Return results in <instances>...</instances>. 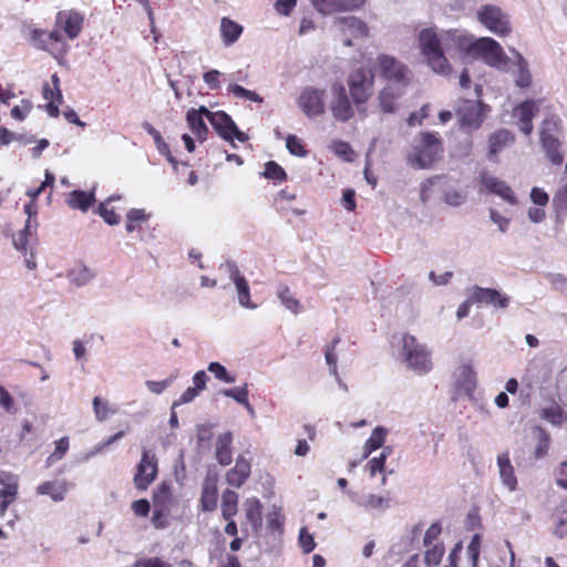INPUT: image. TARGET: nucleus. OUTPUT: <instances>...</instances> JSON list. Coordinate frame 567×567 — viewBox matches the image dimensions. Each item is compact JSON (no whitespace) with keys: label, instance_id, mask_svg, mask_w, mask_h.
Returning a JSON list of instances; mask_svg holds the SVG:
<instances>
[{"label":"nucleus","instance_id":"f257e3e1","mask_svg":"<svg viewBox=\"0 0 567 567\" xmlns=\"http://www.w3.org/2000/svg\"><path fill=\"white\" fill-rule=\"evenodd\" d=\"M443 152V141L439 133L421 132L416 136L408 159L413 167L427 169L442 158Z\"/></svg>","mask_w":567,"mask_h":567},{"label":"nucleus","instance_id":"f03ea898","mask_svg":"<svg viewBox=\"0 0 567 567\" xmlns=\"http://www.w3.org/2000/svg\"><path fill=\"white\" fill-rule=\"evenodd\" d=\"M419 47L430 68L437 74L449 75L451 64L443 50L442 40L432 28L423 29L419 34Z\"/></svg>","mask_w":567,"mask_h":567},{"label":"nucleus","instance_id":"7ed1b4c3","mask_svg":"<svg viewBox=\"0 0 567 567\" xmlns=\"http://www.w3.org/2000/svg\"><path fill=\"white\" fill-rule=\"evenodd\" d=\"M347 83L353 104L360 109L372 96L374 72L370 68L359 66L350 72Z\"/></svg>","mask_w":567,"mask_h":567},{"label":"nucleus","instance_id":"20e7f679","mask_svg":"<svg viewBox=\"0 0 567 567\" xmlns=\"http://www.w3.org/2000/svg\"><path fill=\"white\" fill-rule=\"evenodd\" d=\"M559 134L560 120L555 115L546 117L540 126V144L548 159L556 166L561 165L564 162V155L560 152Z\"/></svg>","mask_w":567,"mask_h":567},{"label":"nucleus","instance_id":"39448f33","mask_svg":"<svg viewBox=\"0 0 567 567\" xmlns=\"http://www.w3.org/2000/svg\"><path fill=\"white\" fill-rule=\"evenodd\" d=\"M489 111V105L482 101H463L455 111L460 128L468 134L477 131Z\"/></svg>","mask_w":567,"mask_h":567},{"label":"nucleus","instance_id":"423d86ee","mask_svg":"<svg viewBox=\"0 0 567 567\" xmlns=\"http://www.w3.org/2000/svg\"><path fill=\"white\" fill-rule=\"evenodd\" d=\"M404 361L417 373H426L432 368L431 354L424 344L417 342L414 336L409 333L402 338Z\"/></svg>","mask_w":567,"mask_h":567},{"label":"nucleus","instance_id":"0eeeda50","mask_svg":"<svg viewBox=\"0 0 567 567\" xmlns=\"http://www.w3.org/2000/svg\"><path fill=\"white\" fill-rule=\"evenodd\" d=\"M379 73L388 83L410 85L411 72L409 68L396 58L389 54H380L377 58Z\"/></svg>","mask_w":567,"mask_h":567},{"label":"nucleus","instance_id":"6e6552de","mask_svg":"<svg viewBox=\"0 0 567 567\" xmlns=\"http://www.w3.org/2000/svg\"><path fill=\"white\" fill-rule=\"evenodd\" d=\"M477 20L498 37H506L512 31L507 14L494 4L482 6L477 11Z\"/></svg>","mask_w":567,"mask_h":567},{"label":"nucleus","instance_id":"1a4fd4ad","mask_svg":"<svg viewBox=\"0 0 567 567\" xmlns=\"http://www.w3.org/2000/svg\"><path fill=\"white\" fill-rule=\"evenodd\" d=\"M158 461L150 450H143L141 460L136 465L133 482L137 491L144 492L157 476Z\"/></svg>","mask_w":567,"mask_h":567},{"label":"nucleus","instance_id":"9d476101","mask_svg":"<svg viewBox=\"0 0 567 567\" xmlns=\"http://www.w3.org/2000/svg\"><path fill=\"white\" fill-rule=\"evenodd\" d=\"M468 51L481 56L491 66L505 64L506 58L501 44L492 38H481L468 45Z\"/></svg>","mask_w":567,"mask_h":567},{"label":"nucleus","instance_id":"9b49d317","mask_svg":"<svg viewBox=\"0 0 567 567\" xmlns=\"http://www.w3.org/2000/svg\"><path fill=\"white\" fill-rule=\"evenodd\" d=\"M209 123L217 134L227 142L233 143L234 138L239 142H247L248 135L241 132L233 118L224 111L212 112Z\"/></svg>","mask_w":567,"mask_h":567},{"label":"nucleus","instance_id":"f8f14e48","mask_svg":"<svg viewBox=\"0 0 567 567\" xmlns=\"http://www.w3.org/2000/svg\"><path fill=\"white\" fill-rule=\"evenodd\" d=\"M326 91L316 87H306L298 97V105L308 117H317L324 113Z\"/></svg>","mask_w":567,"mask_h":567},{"label":"nucleus","instance_id":"ddd939ff","mask_svg":"<svg viewBox=\"0 0 567 567\" xmlns=\"http://www.w3.org/2000/svg\"><path fill=\"white\" fill-rule=\"evenodd\" d=\"M32 40L38 49L48 51L52 54H62L66 51L68 45L58 29L52 31L35 29L32 32Z\"/></svg>","mask_w":567,"mask_h":567},{"label":"nucleus","instance_id":"4468645a","mask_svg":"<svg viewBox=\"0 0 567 567\" xmlns=\"http://www.w3.org/2000/svg\"><path fill=\"white\" fill-rule=\"evenodd\" d=\"M333 99L330 103V110L336 121L346 123L354 116V111L351 104L346 87L342 84L334 85Z\"/></svg>","mask_w":567,"mask_h":567},{"label":"nucleus","instance_id":"2eb2a0df","mask_svg":"<svg viewBox=\"0 0 567 567\" xmlns=\"http://www.w3.org/2000/svg\"><path fill=\"white\" fill-rule=\"evenodd\" d=\"M42 96L47 101L45 111L48 115L54 118L59 117L63 95L60 89V78L56 73L51 75V82L43 83Z\"/></svg>","mask_w":567,"mask_h":567},{"label":"nucleus","instance_id":"dca6fc26","mask_svg":"<svg viewBox=\"0 0 567 567\" xmlns=\"http://www.w3.org/2000/svg\"><path fill=\"white\" fill-rule=\"evenodd\" d=\"M337 23L342 34L347 37L343 41L344 45L347 47L352 45L351 38L364 39L369 37L370 30L368 24L357 17H341L337 20Z\"/></svg>","mask_w":567,"mask_h":567},{"label":"nucleus","instance_id":"f3484780","mask_svg":"<svg viewBox=\"0 0 567 567\" xmlns=\"http://www.w3.org/2000/svg\"><path fill=\"white\" fill-rule=\"evenodd\" d=\"M313 8L323 16L360 10L365 0H310Z\"/></svg>","mask_w":567,"mask_h":567},{"label":"nucleus","instance_id":"a211bd4d","mask_svg":"<svg viewBox=\"0 0 567 567\" xmlns=\"http://www.w3.org/2000/svg\"><path fill=\"white\" fill-rule=\"evenodd\" d=\"M84 16L76 10L60 11L56 14L55 27L63 30L71 40L79 37L83 29Z\"/></svg>","mask_w":567,"mask_h":567},{"label":"nucleus","instance_id":"6ab92c4d","mask_svg":"<svg viewBox=\"0 0 567 567\" xmlns=\"http://www.w3.org/2000/svg\"><path fill=\"white\" fill-rule=\"evenodd\" d=\"M409 85L386 83L378 94V102L381 111L392 114L396 111V102L405 93Z\"/></svg>","mask_w":567,"mask_h":567},{"label":"nucleus","instance_id":"aec40b11","mask_svg":"<svg viewBox=\"0 0 567 567\" xmlns=\"http://www.w3.org/2000/svg\"><path fill=\"white\" fill-rule=\"evenodd\" d=\"M472 301L476 303H485L495 308H507L509 305V298L501 291L493 288H482L474 286L472 289Z\"/></svg>","mask_w":567,"mask_h":567},{"label":"nucleus","instance_id":"412c9836","mask_svg":"<svg viewBox=\"0 0 567 567\" xmlns=\"http://www.w3.org/2000/svg\"><path fill=\"white\" fill-rule=\"evenodd\" d=\"M515 142L514 134L502 128L494 133H492L488 136V151H487V158L491 162H498V155L506 150L507 147L512 146Z\"/></svg>","mask_w":567,"mask_h":567},{"label":"nucleus","instance_id":"4be33fe9","mask_svg":"<svg viewBox=\"0 0 567 567\" xmlns=\"http://www.w3.org/2000/svg\"><path fill=\"white\" fill-rule=\"evenodd\" d=\"M537 102L534 100H526L514 109V116L518 120V127L520 132L530 135L534 128L533 118L538 113Z\"/></svg>","mask_w":567,"mask_h":567},{"label":"nucleus","instance_id":"5701e85b","mask_svg":"<svg viewBox=\"0 0 567 567\" xmlns=\"http://www.w3.org/2000/svg\"><path fill=\"white\" fill-rule=\"evenodd\" d=\"M210 114L212 112L205 106H200L198 110L190 109L186 113L188 127L200 141L205 140L208 133V127L203 120V115H206L209 120Z\"/></svg>","mask_w":567,"mask_h":567},{"label":"nucleus","instance_id":"b1692460","mask_svg":"<svg viewBox=\"0 0 567 567\" xmlns=\"http://www.w3.org/2000/svg\"><path fill=\"white\" fill-rule=\"evenodd\" d=\"M230 279L236 287L239 305L244 308L255 309L257 305L250 299L249 285L237 267L231 269Z\"/></svg>","mask_w":567,"mask_h":567},{"label":"nucleus","instance_id":"393cba45","mask_svg":"<svg viewBox=\"0 0 567 567\" xmlns=\"http://www.w3.org/2000/svg\"><path fill=\"white\" fill-rule=\"evenodd\" d=\"M250 462L243 456L236 461V465L226 474L227 483L233 487H240L250 475Z\"/></svg>","mask_w":567,"mask_h":567},{"label":"nucleus","instance_id":"a878e982","mask_svg":"<svg viewBox=\"0 0 567 567\" xmlns=\"http://www.w3.org/2000/svg\"><path fill=\"white\" fill-rule=\"evenodd\" d=\"M482 183L488 192L501 196L511 204H516L512 188L504 181L493 176H485L482 178Z\"/></svg>","mask_w":567,"mask_h":567},{"label":"nucleus","instance_id":"bb28decb","mask_svg":"<svg viewBox=\"0 0 567 567\" xmlns=\"http://www.w3.org/2000/svg\"><path fill=\"white\" fill-rule=\"evenodd\" d=\"M497 464L503 483L509 488V491H515L517 486V478L515 476L508 452H504L497 456Z\"/></svg>","mask_w":567,"mask_h":567},{"label":"nucleus","instance_id":"cd10ccee","mask_svg":"<svg viewBox=\"0 0 567 567\" xmlns=\"http://www.w3.org/2000/svg\"><path fill=\"white\" fill-rule=\"evenodd\" d=\"M233 434L225 432L217 437L216 458L220 465H229L233 461Z\"/></svg>","mask_w":567,"mask_h":567},{"label":"nucleus","instance_id":"c85d7f7f","mask_svg":"<svg viewBox=\"0 0 567 567\" xmlns=\"http://www.w3.org/2000/svg\"><path fill=\"white\" fill-rule=\"evenodd\" d=\"M447 178L443 175H435L427 178L421 185L420 198L422 203H427L434 193L443 192L446 188Z\"/></svg>","mask_w":567,"mask_h":567},{"label":"nucleus","instance_id":"c756f323","mask_svg":"<svg viewBox=\"0 0 567 567\" xmlns=\"http://www.w3.org/2000/svg\"><path fill=\"white\" fill-rule=\"evenodd\" d=\"M285 526V515L282 507L272 506L266 514V528L272 535L281 536Z\"/></svg>","mask_w":567,"mask_h":567},{"label":"nucleus","instance_id":"7c9ffc66","mask_svg":"<svg viewBox=\"0 0 567 567\" xmlns=\"http://www.w3.org/2000/svg\"><path fill=\"white\" fill-rule=\"evenodd\" d=\"M243 33V27L229 18L220 21V34L225 45L234 44Z\"/></svg>","mask_w":567,"mask_h":567},{"label":"nucleus","instance_id":"2f4dec72","mask_svg":"<svg viewBox=\"0 0 567 567\" xmlns=\"http://www.w3.org/2000/svg\"><path fill=\"white\" fill-rule=\"evenodd\" d=\"M246 518L255 532L262 526V505L258 498L247 499L245 503Z\"/></svg>","mask_w":567,"mask_h":567},{"label":"nucleus","instance_id":"473e14b6","mask_svg":"<svg viewBox=\"0 0 567 567\" xmlns=\"http://www.w3.org/2000/svg\"><path fill=\"white\" fill-rule=\"evenodd\" d=\"M143 128L153 137L154 143L156 145L157 151L159 154L164 155L166 159L173 164L174 166L177 165V161L171 153L169 145L164 141L159 131H157L151 123L144 122Z\"/></svg>","mask_w":567,"mask_h":567},{"label":"nucleus","instance_id":"72a5a7b5","mask_svg":"<svg viewBox=\"0 0 567 567\" xmlns=\"http://www.w3.org/2000/svg\"><path fill=\"white\" fill-rule=\"evenodd\" d=\"M539 415L543 420L556 426H559L567 421L566 412L555 400H551V403L548 406L540 409Z\"/></svg>","mask_w":567,"mask_h":567},{"label":"nucleus","instance_id":"f704fd0d","mask_svg":"<svg viewBox=\"0 0 567 567\" xmlns=\"http://www.w3.org/2000/svg\"><path fill=\"white\" fill-rule=\"evenodd\" d=\"M95 202L93 193L84 190H73L69 194L66 203L73 209L86 212Z\"/></svg>","mask_w":567,"mask_h":567},{"label":"nucleus","instance_id":"c9c22d12","mask_svg":"<svg viewBox=\"0 0 567 567\" xmlns=\"http://www.w3.org/2000/svg\"><path fill=\"white\" fill-rule=\"evenodd\" d=\"M151 217L144 208H132L126 214L125 229L127 233L141 230L142 225L145 224Z\"/></svg>","mask_w":567,"mask_h":567},{"label":"nucleus","instance_id":"e433bc0d","mask_svg":"<svg viewBox=\"0 0 567 567\" xmlns=\"http://www.w3.org/2000/svg\"><path fill=\"white\" fill-rule=\"evenodd\" d=\"M168 498H154V512L152 523L155 528H165L168 525L169 508L166 504Z\"/></svg>","mask_w":567,"mask_h":567},{"label":"nucleus","instance_id":"4c0bfd02","mask_svg":"<svg viewBox=\"0 0 567 567\" xmlns=\"http://www.w3.org/2000/svg\"><path fill=\"white\" fill-rule=\"evenodd\" d=\"M534 431L537 434V445L534 450L533 455L535 460H540L548 454L550 446V435L542 426H536Z\"/></svg>","mask_w":567,"mask_h":567},{"label":"nucleus","instance_id":"58836bf2","mask_svg":"<svg viewBox=\"0 0 567 567\" xmlns=\"http://www.w3.org/2000/svg\"><path fill=\"white\" fill-rule=\"evenodd\" d=\"M277 296L281 303L292 313L298 315L301 311L300 301L293 297L290 288L286 285L278 287Z\"/></svg>","mask_w":567,"mask_h":567},{"label":"nucleus","instance_id":"ea45409f","mask_svg":"<svg viewBox=\"0 0 567 567\" xmlns=\"http://www.w3.org/2000/svg\"><path fill=\"white\" fill-rule=\"evenodd\" d=\"M0 496H17L18 494V477L11 473L0 471Z\"/></svg>","mask_w":567,"mask_h":567},{"label":"nucleus","instance_id":"a19ab883","mask_svg":"<svg viewBox=\"0 0 567 567\" xmlns=\"http://www.w3.org/2000/svg\"><path fill=\"white\" fill-rule=\"evenodd\" d=\"M386 431L382 427H375L371 436L364 444V456L370 455L373 451L380 449L385 441Z\"/></svg>","mask_w":567,"mask_h":567},{"label":"nucleus","instance_id":"79ce46f5","mask_svg":"<svg viewBox=\"0 0 567 567\" xmlns=\"http://www.w3.org/2000/svg\"><path fill=\"white\" fill-rule=\"evenodd\" d=\"M228 93L233 94L235 97L249 100L257 103H262V97L255 91H250L245 89L239 84H230L227 89Z\"/></svg>","mask_w":567,"mask_h":567},{"label":"nucleus","instance_id":"37998d69","mask_svg":"<svg viewBox=\"0 0 567 567\" xmlns=\"http://www.w3.org/2000/svg\"><path fill=\"white\" fill-rule=\"evenodd\" d=\"M264 176L275 182H285L287 179L286 171L275 161H269L265 165Z\"/></svg>","mask_w":567,"mask_h":567},{"label":"nucleus","instance_id":"c03bdc74","mask_svg":"<svg viewBox=\"0 0 567 567\" xmlns=\"http://www.w3.org/2000/svg\"><path fill=\"white\" fill-rule=\"evenodd\" d=\"M29 237H30V221L27 220L23 229L19 230L18 234L13 237V246L17 250L21 251L24 256L28 254L29 247Z\"/></svg>","mask_w":567,"mask_h":567},{"label":"nucleus","instance_id":"a18cd8bd","mask_svg":"<svg viewBox=\"0 0 567 567\" xmlns=\"http://www.w3.org/2000/svg\"><path fill=\"white\" fill-rule=\"evenodd\" d=\"M65 492V483L59 481L44 482L38 487V493L41 495L61 496Z\"/></svg>","mask_w":567,"mask_h":567},{"label":"nucleus","instance_id":"49530a36","mask_svg":"<svg viewBox=\"0 0 567 567\" xmlns=\"http://www.w3.org/2000/svg\"><path fill=\"white\" fill-rule=\"evenodd\" d=\"M286 147L291 155H295L298 157H305L308 154V151H307L302 140L292 134H289L287 136Z\"/></svg>","mask_w":567,"mask_h":567},{"label":"nucleus","instance_id":"de8ad7c7","mask_svg":"<svg viewBox=\"0 0 567 567\" xmlns=\"http://www.w3.org/2000/svg\"><path fill=\"white\" fill-rule=\"evenodd\" d=\"M221 393L225 396L231 398L235 401H237L238 403L244 404L247 408H249L247 384H245L244 386L225 389Z\"/></svg>","mask_w":567,"mask_h":567},{"label":"nucleus","instance_id":"09e8293b","mask_svg":"<svg viewBox=\"0 0 567 567\" xmlns=\"http://www.w3.org/2000/svg\"><path fill=\"white\" fill-rule=\"evenodd\" d=\"M340 342V338L339 337H336L327 347H326V350H324V358H326V362L327 364L329 365L331 372L333 374H337V361H338V357H337V353H336V348L337 346L339 344Z\"/></svg>","mask_w":567,"mask_h":567},{"label":"nucleus","instance_id":"8fccbe9b","mask_svg":"<svg viewBox=\"0 0 567 567\" xmlns=\"http://www.w3.org/2000/svg\"><path fill=\"white\" fill-rule=\"evenodd\" d=\"M92 403L95 417L99 421H104L110 416V414L115 413V410H111L109 403L103 401L100 396H95Z\"/></svg>","mask_w":567,"mask_h":567},{"label":"nucleus","instance_id":"3c124183","mask_svg":"<svg viewBox=\"0 0 567 567\" xmlns=\"http://www.w3.org/2000/svg\"><path fill=\"white\" fill-rule=\"evenodd\" d=\"M466 199V193L461 189L445 190L443 200L445 204L456 207L462 205Z\"/></svg>","mask_w":567,"mask_h":567},{"label":"nucleus","instance_id":"603ef678","mask_svg":"<svg viewBox=\"0 0 567 567\" xmlns=\"http://www.w3.org/2000/svg\"><path fill=\"white\" fill-rule=\"evenodd\" d=\"M208 371L215 375L216 379L226 383H234L235 378L231 377L224 365L218 362H212L208 364Z\"/></svg>","mask_w":567,"mask_h":567},{"label":"nucleus","instance_id":"864d4df0","mask_svg":"<svg viewBox=\"0 0 567 567\" xmlns=\"http://www.w3.org/2000/svg\"><path fill=\"white\" fill-rule=\"evenodd\" d=\"M70 443L69 437L64 436L55 442V449L54 452L48 457V461L53 463L56 461H60L64 457L69 450Z\"/></svg>","mask_w":567,"mask_h":567},{"label":"nucleus","instance_id":"5fc2aeb1","mask_svg":"<svg viewBox=\"0 0 567 567\" xmlns=\"http://www.w3.org/2000/svg\"><path fill=\"white\" fill-rule=\"evenodd\" d=\"M0 406L10 414H16L17 409L14 406V401L9 391L0 384Z\"/></svg>","mask_w":567,"mask_h":567},{"label":"nucleus","instance_id":"6e6d98bb","mask_svg":"<svg viewBox=\"0 0 567 567\" xmlns=\"http://www.w3.org/2000/svg\"><path fill=\"white\" fill-rule=\"evenodd\" d=\"M430 115V104H424L419 112H412L408 120H406V123L409 126H415V125H421L423 120L427 118Z\"/></svg>","mask_w":567,"mask_h":567},{"label":"nucleus","instance_id":"4d7b16f0","mask_svg":"<svg viewBox=\"0 0 567 567\" xmlns=\"http://www.w3.org/2000/svg\"><path fill=\"white\" fill-rule=\"evenodd\" d=\"M99 213L104 221L109 225H117L120 223V216L114 208L107 207L105 204L99 206Z\"/></svg>","mask_w":567,"mask_h":567},{"label":"nucleus","instance_id":"13d9d810","mask_svg":"<svg viewBox=\"0 0 567 567\" xmlns=\"http://www.w3.org/2000/svg\"><path fill=\"white\" fill-rule=\"evenodd\" d=\"M133 567H172V565L158 557H151L137 560Z\"/></svg>","mask_w":567,"mask_h":567},{"label":"nucleus","instance_id":"bf43d9fd","mask_svg":"<svg viewBox=\"0 0 567 567\" xmlns=\"http://www.w3.org/2000/svg\"><path fill=\"white\" fill-rule=\"evenodd\" d=\"M299 543L306 554L311 553L316 547L313 537L307 533L306 528L300 530Z\"/></svg>","mask_w":567,"mask_h":567},{"label":"nucleus","instance_id":"052dcab7","mask_svg":"<svg viewBox=\"0 0 567 567\" xmlns=\"http://www.w3.org/2000/svg\"><path fill=\"white\" fill-rule=\"evenodd\" d=\"M217 476L208 475L204 483L203 494L202 496H217Z\"/></svg>","mask_w":567,"mask_h":567},{"label":"nucleus","instance_id":"680f3d73","mask_svg":"<svg viewBox=\"0 0 567 567\" xmlns=\"http://www.w3.org/2000/svg\"><path fill=\"white\" fill-rule=\"evenodd\" d=\"M385 458H386L385 454L381 453L380 456L373 457L369 461L368 467H369L370 474L372 476H374L377 473H381L383 471L384 464H385Z\"/></svg>","mask_w":567,"mask_h":567},{"label":"nucleus","instance_id":"e2e57ef3","mask_svg":"<svg viewBox=\"0 0 567 567\" xmlns=\"http://www.w3.org/2000/svg\"><path fill=\"white\" fill-rule=\"evenodd\" d=\"M219 76H220L219 71L210 70V71L204 73L203 79H204V82L209 86V89L218 90L220 87Z\"/></svg>","mask_w":567,"mask_h":567},{"label":"nucleus","instance_id":"0e129e2a","mask_svg":"<svg viewBox=\"0 0 567 567\" xmlns=\"http://www.w3.org/2000/svg\"><path fill=\"white\" fill-rule=\"evenodd\" d=\"M530 199L538 206H546L548 204L549 197L544 189L534 187L530 192Z\"/></svg>","mask_w":567,"mask_h":567},{"label":"nucleus","instance_id":"69168bd1","mask_svg":"<svg viewBox=\"0 0 567 567\" xmlns=\"http://www.w3.org/2000/svg\"><path fill=\"white\" fill-rule=\"evenodd\" d=\"M554 204L559 210H567V184L560 187L554 196Z\"/></svg>","mask_w":567,"mask_h":567},{"label":"nucleus","instance_id":"338daca9","mask_svg":"<svg viewBox=\"0 0 567 567\" xmlns=\"http://www.w3.org/2000/svg\"><path fill=\"white\" fill-rule=\"evenodd\" d=\"M441 526L439 523L432 524L424 534V545L429 546L431 545L441 534Z\"/></svg>","mask_w":567,"mask_h":567},{"label":"nucleus","instance_id":"774afa93","mask_svg":"<svg viewBox=\"0 0 567 567\" xmlns=\"http://www.w3.org/2000/svg\"><path fill=\"white\" fill-rule=\"evenodd\" d=\"M556 483L559 487L567 491V461L560 463L556 472Z\"/></svg>","mask_w":567,"mask_h":567}]
</instances>
